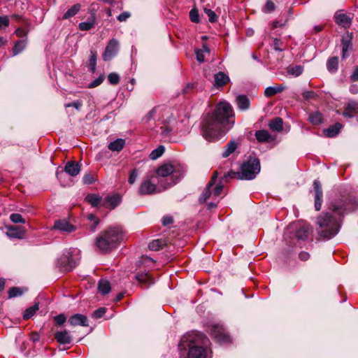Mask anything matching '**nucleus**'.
<instances>
[{
  "instance_id": "f257e3e1",
  "label": "nucleus",
  "mask_w": 358,
  "mask_h": 358,
  "mask_svg": "<svg viewBox=\"0 0 358 358\" xmlns=\"http://www.w3.org/2000/svg\"><path fill=\"white\" fill-rule=\"evenodd\" d=\"M233 109L226 102H220L211 114H208L202 124V135L208 141L220 139L233 126Z\"/></svg>"
},
{
  "instance_id": "f03ea898",
  "label": "nucleus",
  "mask_w": 358,
  "mask_h": 358,
  "mask_svg": "<svg viewBox=\"0 0 358 358\" xmlns=\"http://www.w3.org/2000/svg\"><path fill=\"white\" fill-rule=\"evenodd\" d=\"M357 201L352 199H340L332 203L329 211L317 217L319 235L326 239H330L336 235L340 229V221L345 214L353 211Z\"/></svg>"
},
{
  "instance_id": "7ed1b4c3",
  "label": "nucleus",
  "mask_w": 358,
  "mask_h": 358,
  "mask_svg": "<svg viewBox=\"0 0 358 358\" xmlns=\"http://www.w3.org/2000/svg\"><path fill=\"white\" fill-rule=\"evenodd\" d=\"M208 343V338L200 332L186 334L178 345L180 358H206V347Z\"/></svg>"
},
{
  "instance_id": "20e7f679",
  "label": "nucleus",
  "mask_w": 358,
  "mask_h": 358,
  "mask_svg": "<svg viewBox=\"0 0 358 358\" xmlns=\"http://www.w3.org/2000/svg\"><path fill=\"white\" fill-rule=\"evenodd\" d=\"M171 119L169 109L161 106L154 108L145 117V121L163 138H169L172 131V127L169 125Z\"/></svg>"
},
{
  "instance_id": "39448f33",
  "label": "nucleus",
  "mask_w": 358,
  "mask_h": 358,
  "mask_svg": "<svg viewBox=\"0 0 358 358\" xmlns=\"http://www.w3.org/2000/svg\"><path fill=\"white\" fill-rule=\"evenodd\" d=\"M123 237V231L120 227H110L96 238L95 245L100 252L106 253L116 248Z\"/></svg>"
},
{
  "instance_id": "423d86ee",
  "label": "nucleus",
  "mask_w": 358,
  "mask_h": 358,
  "mask_svg": "<svg viewBox=\"0 0 358 358\" xmlns=\"http://www.w3.org/2000/svg\"><path fill=\"white\" fill-rule=\"evenodd\" d=\"M260 168L259 160L256 157H250L246 162L242 164L240 171H231L225 174L224 177L236 178L239 180H252L259 173Z\"/></svg>"
},
{
  "instance_id": "0eeeda50",
  "label": "nucleus",
  "mask_w": 358,
  "mask_h": 358,
  "mask_svg": "<svg viewBox=\"0 0 358 358\" xmlns=\"http://www.w3.org/2000/svg\"><path fill=\"white\" fill-rule=\"evenodd\" d=\"M180 176L174 167L169 164L162 165L157 170V182L162 185V189L175 185Z\"/></svg>"
},
{
  "instance_id": "6e6552de",
  "label": "nucleus",
  "mask_w": 358,
  "mask_h": 358,
  "mask_svg": "<svg viewBox=\"0 0 358 358\" xmlns=\"http://www.w3.org/2000/svg\"><path fill=\"white\" fill-rule=\"evenodd\" d=\"M207 331L220 343H227L231 341L225 329L220 324H210L208 326Z\"/></svg>"
},
{
  "instance_id": "1a4fd4ad",
  "label": "nucleus",
  "mask_w": 358,
  "mask_h": 358,
  "mask_svg": "<svg viewBox=\"0 0 358 358\" xmlns=\"http://www.w3.org/2000/svg\"><path fill=\"white\" fill-rule=\"evenodd\" d=\"M162 190L163 189L161 184H159L158 186H156L155 184L150 182L149 179L143 180L139 187V193L142 195L159 192Z\"/></svg>"
},
{
  "instance_id": "9d476101",
  "label": "nucleus",
  "mask_w": 358,
  "mask_h": 358,
  "mask_svg": "<svg viewBox=\"0 0 358 358\" xmlns=\"http://www.w3.org/2000/svg\"><path fill=\"white\" fill-rule=\"evenodd\" d=\"M119 50V43L116 39H111L105 49L103 55V59L104 61H109L113 57H115Z\"/></svg>"
},
{
  "instance_id": "9b49d317",
  "label": "nucleus",
  "mask_w": 358,
  "mask_h": 358,
  "mask_svg": "<svg viewBox=\"0 0 358 358\" xmlns=\"http://www.w3.org/2000/svg\"><path fill=\"white\" fill-rule=\"evenodd\" d=\"M77 264V260L70 258L68 255H63L57 261L58 266L64 271L72 270Z\"/></svg>"
},
{
  "instance_id": "f8f14e48",
  "label": "nucleus",
  "mask_w": 358,
  "mask_h": 358,
  "mask_svg": "<svg viewBox=\"0 0 358 358\" xmlns=\"http://www.w3.org/2000/svg\"><path fill=\"white\" fill-rule=\"evenodd\" d=\"M313 188L315 192V208L319 211L322 207L323 192L321 183L318 180H314Z\"/></svg>"
},
{
  "instance_id": "ddd939ff",
  "label": "nucleus",
  "mask_w": 358,
  "mask_h": 358,
  "mask_svg": "<svg viewBox=\"0 0 358 358\" xmlns=\"http://www.w3.org/2000/svg\"><path fill=\"white\" fill-rule=\"evenodd\" d=\"M217 173L215 172L199 198L201 202H206L208 199L213 196L212 187L217 181Z\"/></svg>"
},
{
  "instance_id": "4468645a",
  "label": "nucleus",
  "mask_w": 358,
  "mask_h": 358,
  "mask_svg": "<svg viewBox=\"0 0 358 358\" xmlns=\"http://www.w3.org/2000/svg\"><path fill=\"white\" fill-rule=\"evenodd\" d=\"M53 229L61 232L71 233L76 231V228L66 220H59L55 222Z\"/></svg>"
},
{
  "instance_id": "2eb2a0df",
  "label": "nucleus",
  "mask_w": 358,
  "mask_h": 358,
  "mask_svg": "<svg viewBox=\"0 0 358 358\" xmlns=\"http://www.w3.org/2000/svg\"><path fill=\"white\" fill-rule=\"evenodd\" d=\"M121 196L115 194L112 196H107L103 200V205L106 208L114 209L121 203Z\"/></svg>"
},
{
  "instance_id": "dca6fc26",
  "label": "nucleus",
  "mask_w": 358,
  "mask_h": 358,
  "mask_svg": "<svg viewBox=\"0 0 358 358\" xmlns=\"http://www.w3.org/2000/svg\"><path fill=\"white\" fill-rule=\"evenodd\" d=\"M7 229L6 235L10 238L21 239L24 236L25 231L20 227L9 226Z\"/></svg>"
},
{
  "instance_id": "f3484780",
  "label": "nucleus",
  "mask_w": 358,
  "mask_h": 358,
  "mask_svg": "<svg viewBox=\"0 0 358 358\" xmlns=\"http://www.w3.org/2000/svg\"><path fill=\"white\" fill-rule=\"evenodd\" d=\"M69 322L72 326L80 325L83 327L88 326L87 318L82 314H75L69 319Z\"/></svg>"
},
{
  "instance_id": "a211bd4d",
  "label": "nucleus",
  "mask_w": 358,
  "mask_h": 358,
  "mask_svg": "<svg viewBox=\"0 0 358 358\" xmlns=\"http://www.w3.org/2000/svg\"><path fill=\"white\" fill-rule=\"evenodd\" d=\"M358 113V103L355 101H350L346 105L343 115L345 117L351 118Z\"/></svg>"
},
{
  "instance_id": "6ab92c4d",
  "label": "nucleus",
  "mask_w": 358,
  "mask_h": 358,
  "mask_svg": "<svg viewBox=\"0 0 358 358\" xmlns=\"http://www.w3.org/2000/svg\"><path fill=\"white\" fill-rule=\"evenodd\" d=\"M55 338L59 344L62 345L70 344L72 341L71 336L66 330L56 332Z\"/></svg>"
},
{
  "instance_id": "aec40b11",
  "label": "nucleus",
  "mask_w": 358,
  "mask_h": 358,
  "mask_svg": "<svg viewBox=\"0 0 358 358\" xmlns=\"http://www.w3.org/2000/svg\"><path fill=\"white\" fill-rule=\"evenodd\" d=\"M334 18L336 24H338V25H341L345 28L350 27V26L351 25V18L345 13H336Z\"/></svg>"
},
{
  "instance_id": "412c9836",
  "label": "nucleus",
  "mask_w": 358,
  "mask_h": 358,
  "mask_svg": "<svg viewBox=\"0 0 358 358\" xmlns=\"http://www.w3.org/2000/svg\"><path fill=\"white\" fill-rule=\"evenodd\" d=\"M136 279L139 283L147 287L154 283V279L148 272L138 273L136 275Z\"/></svg>"
},
{
  "instance_id": "4be33fe9",
  "label": "nucleus",
  "mask_w": 358,
  "mask_h": 358,
  "mask_svg": "<svg viewBox=\"0 0 358 358\" xmlns=\"http://www.w3.org/2000/svg\"><path fill=\"white\" fill-rule=\"evenodd\" d=\"M65 172L71 176H76L80 171V166L78 162H69L65 165Z\"/></svg>"
},
{
  "instance_id": "5701e85b",
  "label": "nucleus",
  "mask_w": 358,
  "mask_h": 358,
  "mask_svg": "<svg viewBox=\"0 0 358 358\" xmlns=\"http://www.w3.org/2000/svg\"><path fill=\"white\" fill-rule=\"evenodd\" d=\"M215 85L217 87H222L229 82V78L223 72H218L214 76Z\"/></svg>"
},
{
  "instance_id": "b1692460",
  "label": "nucleus",
  "mask_w": 358,
  "mask_h": 358,
  "mask_svg": "<svg viewBox=\"0 0 358 358\" xmlns=\"http://www.w3.org/2000/svg\"><path fill=\"white\" fill-rule=\"evenodd\" d=\"M27 45V38H22L15 41L13 48V55L15 56L22 52L26 48Z\"/></svg>"
},
{
  "instance_id": "393cba45",
  "label": "nucleus",
  "mask_w": 358,
  "mask_h": 358,
  "mask_svg": "<svg viewBox=\"0 0 358 358\" xmlns=\"http://www.w3.org/2000/svg\"><path fill=\"white\" fill-rule=\"evenodd\" d=\"M285 89L282 85H277L272 87H268L265 89L264 95L267 97L272 96L276 94L282 92Z\"/></svg>"
},
{
  "instance_id": "a878e982",
  "label": "nucleus",
  "mask_w": 358,
  "mask_h": 358,
  "mask_svg": "<svg viewBox=\"0 0 358 358\" xmlns=\"http://www.w3.org/2000/svg\"><path fill=\"white\" fill-rule=\"evenodd\" d=\"M343 125L341 123H336L335 124L330 126L329 128L324 130V133L327 136L334 137L340 131Z\"/></svg>"
},
{
  "instance_id": "bb28decb",
  "label": "nucleus",
  "mask_w": 358,
  "mask_h": 358,
  "mask_svg": "<svg viewBox=\"0 0 358 358\" xmlns=\"http://www.w3.org/2000/svg\"><path fill=\"white\" fill-rule=\"evenodd\" d=\"M236 102L238 108L241 110H247L250 107L249 99L245 95H238L236 97Z\"/></svg>"
},
{
  "instance_id": "cd10ccee",
  "label": "nucleus",
  "mask_w": 358,
  "mask_h": 358,
  "mask_svg": "<svg viewBox=\"0 0 358 358\" xmlns=\"http://www.w3.org/2000/svg\"><path fill=\"white\" fill-rule=\"evenodd\" d=\"M125 145V140L117 138V140L109 143L108 148L111 151L120 152Z\"/></svg>"
},
{
  "instance_id": "c85d7f7f",
  "label": "nucleus",
  "mask_w": 358,
  "mask_h": 358,
  "mask_svg": "<svg viewBox=\"0 0 358 358\" xmlns=\"http://www.w3.org/2000/svg\"><path fill=\"white\" fill-rule=\"evenodd\" d=\"M195 54L197 61L199 62H203L205 61L206 55L210 54V49L206 44H204L201 49L195 50Z\"/></svg>"
},
{
  "instance_id": "c756f323",
  "label": "nucleus",
  "mask_w": 358,
  "mask_h": 358,
  "mask_svg": "<svg viewBox=\"0 0 358 358\" xmlns=\"http://www.w3.org/2000/svg\"><path fill=\"white\" fill-rule=\"evenodd\" d=\"M268 126L273 131H281L283 129L282 119L280 117H275L270 121Z\"/></svg>"
},
{
  "instance_id": "7c9ffc66",
  "label": "nucleus",
  "mask_w": 358,
  "mask_h": 358,
  "mask_svg": "<svg viewBox=\"0 0 358 358\" xmlns=\"http://www.w3.org/2000/svg\"><path fill=\"white\" fill-rule=\"evenodd\" d=\"M98 289L103 295L108 294L111 290L110 282L105 279L100 280L98 283Z\"/></svg>"
},
{
  "instance_id": "2f4dec72",
  "label": "nucleus",
  "mask_w": 358,
  "mask_h": 358,
  "mask_svg": "<svg viewBox=\"0 0 358 358\" xmlns=\"http://www.w3.org/2000/svg\"><path fill=\"white\" fill-rule=\"evenodd\" d=\"M308 234V227L306 225L300 226L296 229L295 236L298 240H303Z\"/></svg>"
},
{
  "instance_id": "473e14b6",
  "label": "nucleus",
  "mask_w": 358,
  "mask_h": 358,
  "mask_svg": "<svg viewBox=\"0 0 358 358\" xmlns=\"http://www.w3.org/2000/svg\"><path fill=\"white\" fill-rule=\"evenodd\" d=\"M237 148V143L234 141H229L224 147V150L222 154V156L224 158L229 157L232 154Z\"/></svg>"
},
{
  "instance_id": "72a5a7b5",
  "label": "nucleus",
  "mask_w": 358,
  "mask_h": 358,
  "mask_svg": "<svg viewBox=\"0 0 358 358\" xmlns=\"http://www.w3.org/2000/svg\"><path fill=\"white\" fill-rule=\"evenodd\" d=\"M338 67V57H333L328 59L327 62V68L331 73H334L337 71Z\"/></svg>"
},
{
  "instance_id": "f704fd0d",
  "label": "nucleus",
  "mask_w": 358,
  "mask_h": 358,
  "mask_svg": "<svg viewBox=\"0 0 358 358\" xmlns=\"http://www.w3.org/2000/svg\"><path fill=\"white\" fill-rule=\"evenodd\" d=\"M255 136L259 142L264 143L269 141L271 135L266 130H259L255 133Z\"/></svg>"
},
{
  "instance_id": "c9c22d12",
  "label": "nucleus",
  "mask_w": 358,
  "mask_h": 358,
  "mask_svg": "<svg viewBox=\"0 0 358 358\" xmlns=\"http://www.w3.org/2000/svg\"><path fill=\"white\" fill-rule=\"evenodd\" d=\"M39 309L38 303H35L34 306L27 308L24 310L23 318L24 320H29L35 315L37 310Z\"/></svg>"
},
{
  "instance_id": "e433bc0d",
  "label": "nucleus",
  "mask_w": 358,
  "mask_h": 358,
  "mask_svg": "<svg viewBox=\"0 0 358 358\" xmlns=\"http://www.w3.org/2000/svg\"><path fill=\"white\" fill-rule=\"evenodd\" d=\"M165 245V241L162 239H156L150 242L148 245V247L151 250L157 251L162 249Z\"/></svg>"
},
{
  "instance_id": "4c0bfd02",
  "label": "nucleus",
  "mask_w": 358,
  "mask_h": 358,
  "mask_svg": "<svg viewBox=\"0 0 358 358\" xmlns=\"http://www.w3.org/2000/svg\"><path fill=\"white\" fill-rule=\"evenodd\" d=\"M310 122L314 125H319L322 123V115L319 112L311 113L309 116Z\"/></svg>"
},
{
  "instance_id": "58836bf2",
  "label": "nucleus",
  "mask_w": 358,
  "mask_h": 358,
  "mask_svg": "<svg viewBox=\"0 0 358 358\" xmlns=\"http://www.w3.org/2000/svg\"><path fill=\"white\" fill-rule=\"evenodd\" d=\"M80 9V5L77 3L70 8L64 15L63 19H68L76 15Z\"/></svg>"
},
{
  "instance_id": "ea45409f",
  "label": "nucleus",
  "mask_w": 358,
  "mask_h": 358,
  "mask_svg": "<svg viewBox=\"0 0 358 358\" xmlns=\"http://www.w3.org/2000/svg\"><path fill=\"white\" fill-rule=\"evenodd\" d=\"M95 24V17L93 16L92 19L87 22H80L78 27L82 31H88L91 29Z\"/></svg>"
},
{
  "instance_id": "a19ab883",
  "label": "nucleus",
  "mask_w": 358,
  "mask_h": 358,
  "mask_svg": "<svg viewBox=\"0 0 358 358\" xmlns=\"http://www.w3.org/2000/svg\"><path fill=\"white\" fill-rule=\"evenodd\" d=\"M165 148L163 145L158 146L156 149L153 150L150 154V158L155 160L160 157L164 152Z\"/></svg>"
},
{
  "instance_id": "79ce46f5",
  "label": "nucleus",
  "mask_w": 358,
  "mask_h": 358,
  "mask_svg": "<svg viewBox=\"0 0 358 358\" xmlns=\"http://www.w3.org/2000/svg\"><path fill=\"white\" fill-rule=\"evenodd\" d=\"M86 200L94 207L98 206L101 201V197L95 194L87 195Z\"/></svg>"
},
{
  "instance_id": "37998d69",
  "label": "nucleus",
  "mask_w": 358,
  "mask_h": 358,
  "mask_svg": "<svg viewBox=\"0 0 358 358\" xmlns=\"http://www.w3.org/2000/svg\"><path fill=\"white\" fill-rule=\"evenodd\" d=\"M350 47H351L350 40L347 39V38H343V40H342V49H343L342 57H343V58L345 59L347 57H348V50L350 48Z\"/></svg>"
},
{
  "instance_id": "c03bdc74",
  "label": "nucleus",
  "mask_w": 358,
  "mask_h": 358,
  "mask_svg": "<svg viewBox=\"0 0 358 358\" xmlns=\"http://www.w3.org/2000/svg\"><path fill=\"white\" fill-rule=\"evenodd\" d=\"M87 218L88 220L91 221L92 223L90 226V231H94L97 225L99 224V219L97 218L94 214H89L87 215Z\"/></svg>"
},
{
  "instance_id": "a18cd8bd",
  "label": "nucleus",
  "mask_w": 358,
  "mask_h": 358,
  "mask_svg": "<svg viewBox=\"0 0 358 358\" xmlns=\"http://www.w3.org/2000/svg\"><path fill=\"white\" fill-rule=\"evenodd\" d=\"M303 68L301 66H289L287 69V72L294 76H299L302 74Z\"/></svg>"
},
{
  "instance_id": "49530a36",
  "label": "nucleus",
  "mask_w": 358,
  "mask_h": 358,
  "mask_svg": "<svg viewBox=\"0 0 358 358\" xmlns=\"http://www.w3.org/2000/svg\"><path fill=\"white\" fill-rule=\"evenodd\" d=\"M10 220L13 223H22L24 224L26 222L25 220L22 217L20 214L18 213H13L10 215Z\"/></svg>"
},
{
  "instance_id": "de8ad7c7",
  "label": "nucleus",
  "mask_w": 358,
  "mask_h": 358,
  "mask_svg": "<svg viewBox=\"0 0 358 358\" xmlns=\"http://www.w3.org/2000/svg\"><path fill=\"white\" fill-rule=\"evenodd\" d=\"M29 33V29L24 27H18L15 31V34L20 38H27V36Z\"/></svg>"
},
{
  "instance_id": "09e8293b",
  "label": "nucleus",
  "mask_w": 358,
  "mask_h": 358,
  "mask_svg": "<svg viewBox=\"0 0 358 358\" xmlns=\"http://www.w3.org/2000/svg\"><path fill=\"white\" fill-rule=\"evenodd\" d=\"M222 189H223V185H222L221 182H220L218 184L215 183L214 185V186H213V187H212L213 196L214 197H217V196H220L222 192Z\"/></svg>"
},
{
  "instance_id": "8fccbe9b",
  "label": "nucleus",
  "mask_w": 358,
  "mask_h": 358,
  "mask_svg": "<svg viewBox=\"0 0 358 358\" xmlns=\"http://www.w3.org/2000/svg\"><path fill=\"white\" fill-rule=\"evenodd\" d=\"M22 294V290L20 287H14L9 289L8 297L13 298L17 296H20Z\"/></svg>"
},
{
  "instance_id": "3c124183",
  "label": "nucleus",
  "mask_w": 358,
  "mask_h": 358,
  "mask_svg": "<svg viewBox=\"0 0 358 358\" xmlns=\"http://www.w3.org/2000/svg\"><path fill=\"white\" fill-rule=\"evenodd\" d=\"M96 65V53L93 51H91V56L89 59V67L91 71H94L95 70Z\"/></svg>"
},
{
  "instance_id": "603ef678",
  "label": "nucleus",
  "mask_w": 358,
  "mask_h": 358,
  "mask_svg": "<svg viewBox=\"0 0 358 358\" xmlns=\"http://www.w3.org/2000/svg\"><path fill=\"white\" fill-rule=\"evenodd\" d=\"M204 12L208 17V20L210 22H215L217 21V15L215 13L213 10L206 8H204Z\"/></svg>"
},
{
  "instance_id": "864d4df0",
  "label": "nucleus",
  "mask_w": 358,
  "mask_h": 358,
  "mask_svg": "<svg viewBox=\"0 0 358 358\" xmlns=\"http://www.w3.org/2000/svg\"><path fill=\"white\" fill-rule=\"evenodd\" d=\"M109 83L112 85H117L120 82V76L115 73H111L108 76Z\"/></svg>"
},
{
  "instance_id": "5fc2aeb1",
  "label": "nucleus",
  "mask_w": 358,
  "mask_h": 358,
  "mask_svg": "<svg viewBox=\"0 0 358 358\" xmlns=\"http://www.w3.org/2000/svg\"><path fill=\"white\" fill-rule=\"evenodd\" d=\"M103 80H104V76H100L99 78H96L92 82H91L88 85V87L89 88L96 87L100 85L103 83Z\"/></svg>"
},
{
  "instance_id": "6e6d98bb",
  "label": "nucleus",
  "mask_w": 358,
  "mask_h": 358,
  "mask_svg": "<svg viewBox=\"0 0 358 358\" xmlns=\"http://www.w3.org/2000/svg\"><path fill=\"white\" fill-rule=\"evenodd\" d=\"M82 106H83V101L81 100H77L72 103H66L64 106L66 108L74 107L76 110H80Z\"/></svg>"
},
{
  "instance_id": "4d7b16f0",
  "label": "nucleus",
  "mask_w": 358,
  "mask_h": 358,
  "mask_svg": "<svg viewBox=\"0 0 358 358\" xmlns=\"http://www.w3.org/2000/svg\"><path fill=\"white\" fill-rule=\"evenodd\" d=\"M189 17L192 22H199V15L198 11L195 9L191 10L189 12Z\"/></svg>"
},
{
  "instance_id": "13d9d810",
  "label": "nucleus",
  "mask_w": 358,
  "mask_h": 358,
  "mask_svg": "<svg viewBox=\"0 0 358 358\" xmlns=\"http://www.w3.org/2000/svg\"><path fill=\"white\" fill-rule=\"evenodd\" d=\"M54 320L58 325H62L66 321V317L65 315L59 314L54 317Z\"/></svg>"
},
{
  "instance_id": "bf43d9fd",
  "label": "nucleus",
  "mask_w": 358,
  "mask_h": 358,
  "mask_svg": "<svg viewBox=\"0 0 358 358\" xmlns=\"http://www.w3.org/2000/svg\"><path fill=\"white\" fill-rule=\"evenodd\" d=\"M9 26V19L6 15L0 16V28L8 27Z\"/></svg>"
},
{
  "instance_id": "052dcab7",
  "label": "nucleus",
  "mask_w": 358,
  "mask_h": 358,
  "mask_svg": "<svg viewBox=\"0 0 358 358\" xmlns=\"http://www.w3.org/2000/svg\"><path fill=\"white\" fill-rule=\"evenodd\" d=\"M303 97L306 100L313 99L316 97V94L313 91H306L303 93Z\"/></svg>"
},
{
  "instance_id": "680f3d73",
  "label": "nucleus",
  "mask_w": 358,
  "mask_h": 358,
  "mask_svg": "<svg viewBox=\"0 0 358 358\" xmlns=\"http://www.w3.org/2000/svg\"><path fill=\"white\" fill-rule=\"evenodd\" d=\"M282 42L278 38H275L273 41V48L276 51H283V48H281Z\"/></svg>"
},
{
  "instance_id": "e2e57ef3",
  "label": "nucleus",
  "mask_w": 358,
  "mask_h": 358,
  "mask_svg": "<svg viewBox=\"0 0 358 358\" xmlns=\"http://www.w3.org/2000/svg\"><path fill=\"white\" fill-rule=\"evenodd\" d=\"M105 313H106L105 308H100L96 310L93 313V317L95 318H101L103 316Z\"/></svg>"
},
{
  "instance_id": "0e129e2a",
  "label": "nucleus",
  "mask_w": 358,
  "mask_h": 358,
  "mask_svg": "<svg viewBox=\"0 0 358 358\" xmlns=\"http://www.w3.org/2000/svg\"><path fill=\"white\" fill-rule=\"evenodd\" d=\"M137 177H138V174L136 173V170L133 169L132 171H131L130 174H129V182L130 184H134L137 178Z\"/></svg>"
},
{
  "instance_id": "69168bd1",
  "label": "nucleus",
  "mask_w": 358,
  "mask_h": 358,
  "mask_svg": "<svg viewBox=\"0 0 358 358\" xmlns=\"http://www.w3.org/2000/svg\"><path fill=\"white\" fill-rule=\"evenodd\" d=\"M275 9V4L271 0H267L266 5H265V10L267 12H271L274 10Z\"/></svg>"
},
{
  "instance_id": "338daca9",
  "label": "nucleus",
  "mask_w": 358,
  "mask_h": 358,
  "mask_svg": "<svg viewBox=\"0 0 358 358\" xmlns=\"http://www.w3.org/2000/svg\"><path fill=\"white\" fill-rule=\"evenodd\" d=\"M130 13L129 12H123L117 16V20L120 22L126 21L129 17Z\"/></svg>"
},
{
  "instance_id": "774afa93",
  "label": "nucleus",
  "mask_w": 358,
  "mask_h": 358,
  "mask_svg": "<svg viewBox=\"0 0 358 358\" xmlns=\"http://www.w3.org/2000/svg\"><path fill=\"white\" fill-rule=\"evenodd\" d=\"M352 81L355 82L358 80V66H355L353 69L352 73L350 76Z\"/></svg>"
}]
</instances>
